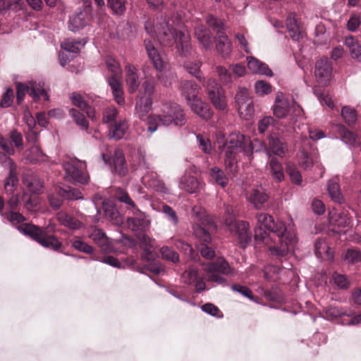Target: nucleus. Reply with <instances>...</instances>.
Segmentation results:
<instances>
[{"label": "nucleus", "instance_id": "f3484780", "mask_svg": "<svg viewBox=\"0 0 361 361\" xmlns=\"http://www.w3.org/2000/svg\"><path fill=\"white\" fill-rule=\"evenodd\" d=\"M140 247L142 250L141 257L144 262L148 263L150 267L149 270L155 274H159L161 271V268L155 264H152L154 260V254L152 251L151 239L143 232H139L137 235Z\"/></svg>", "mask_w": 361, "mask_h": 361}, {"label": "nucleus", "instance_id": "4be33fe9", "mask_svg": "<svg viewBox=\"0 0 361 361\" xmlns=\"http://www.w3.org/2000/svg\"><path fill=\"white\" fill-rule=\"evenodd\" d=\"M180 90L188 104L199 99V87L194 80H185L181 81Z\"/></svg>", "mask_w": 361, "mask_h": 361}, {"label": "nucleus", "instance_id": "a19ab883", "mask_svg": "<svg viewBox=\"0 0 361 361\" xmlns=\"http://www.w3.org/2000/svg\"><path fill=\"white\" fill-rule=\"evenodd\" d=\"M209 176L212 180L220 185L222 188H225L228 183V178L226 176L224 171L217 166L212 167L209 169Z\"/></svg>", "mask_w": 361, "mask_h": 361}, {"label": "nucleus", "instance_id": "0eeeda50", "mask_svg": "<svg viewBox=\"0 0 361 361\" xmlns=\"http://www.w3.org/2000/svg\"><path fill=\"white\" fill-rule=\"evenodd\" d=\"M206 271L207 280L218 284H224L226 282V279L221 274L227 276H235L234 268L231 267L229 263L222 257H219L214 262L209 263Z\"/></svg>", "mask_w": 361, "mask_h": 361}, {"label": "nucleus", "instance_id": "c03bdc74", "mask_svg": "<svg viewBox=\"0 0 361 361\" xmlns=\"http://www.w3.org/2000/svg\"><path fill=\"white\" fill-rule=\"evenodd\" d=\"M18 183V178L15 169H11L8 176L5 180L4 190L6 194L13 195Z\"/></svg>", "mask_w": 361, "mask_h": 361}, {"label": "nucleus", "instance_id": "774afa93", "mask_svg": "<svg viewBox=\"0 0 361 361\" xmlns=\"http://www.w3.org/2000/svg\"><path fill=\"white\" fill-rule=\"evenodd\" d=\"M145 178H148L147 182L149 187L154 188L157 191H163L165 188L164 182L157 177V174H151L147 176Z\"/></svg>", "mask_w": 361, "mask_h": 361}, {"label": "nucleus", "instance_id": "bb28decb", "mask_svg": "<svg viewBox=\"0 0 361 361\" xmlns=\"http://www.w3.org/2000/svg\"><path fill=\"white\" fill-rule=\"evenodd\" d=\"M56 219L62 226L71 230L80 229L82 226V223L75 216L63 211L56 214Z\"/></svg>", "mask_w": 361, "mask_h": 361}, {"label": "nucleus", "instance_id": "69168bd1", "mask_svg": "<svg viewBox=\"0 0 361 361\" xmlns=\"http://www.w3.org/2000/svg\"><path fill=\"white\" fill-rule=\"evenodd\" d=\"M235 99L238 106L252 101L250 97V90L246 87L238 88Z\"/></svg>", "mask_w": 361, "mask_h": 361}, {"label": "nucleus", "instance_id": "20e7f679", "mask_svg": "<svg viewBox=\"0 0 361 361\" xmlns=\"http://www.w3.org/2000/svg\"><path fill=\"white\" fill-rule=\"evenodd\" d=\"M170 20L175 23L176 20H173V16H164L162 20H157L156 36L164 46L171 47L176 43L179 54L187 56L191 49L189 44L190 37L182 31L177 32L170 24Z\"/></svg>", "mask_w": 361, "mask_h": 361}, {"label": "nucleus", "instance_id": "f704fd0d", "mask_svg": "<svg viewBox=\"0 0 361 361\" xmlns=\"http://www.w3.org/2000/svg\"><path fill=\"white\" fill-rule=\"evenodd\" d=\"M104 215L114 224H118L122 222V217L117 209L110 202L104 201L102 204Z\"/></svg>", "mask_w": 361, "mask_h": 361}, {"label": "nucleus", "instance_id": "338daca9", "mask_svg": "<svg viewBox=\"0 0 361 361\" xmlns=\"http://www.w3.org/2000/svg\"><path fill=\"white\" fill-rule=\"evenodd\" d=\"M162 212L165 214L166 218L173 226H177L179 221L178 216L176 211L170 206L164 204L162 207Z\"/></svg>", "mask_w": 361, "mask_h": 361}, {"label": "nucleus", "instance_id": "4c0bfd02", "mask_svg": "<svg viewBox=\"0 0 361 361\" xmlns=\"http://www.w3.org/2000/svg\"><path fill=\"white\" fill-rule=\"evenodd\" d=\"M25 4L23 0H0V14L4 15L8 11L18 12L23 10Z\"/></svg>", "mask_w": 361, "mask_h": 361}, {"label": "nucleus", "instance_id": "dca6fc26", "mask_svg": "<svg viewBox=\"0 0 361 361\" xmlns=\"http://www.w3.org/2000/svg\"><path fill=\"white\" fill-rule=\"evenodd\" d=\"M84 2V10L71 16L68 20V28L75 32L83 29L89 23L91 18L92 5L90 0H82Z\"/></svg>", "mask_w": 361, "mask_h": 361}, {"label": "nucleus", "instance_id": "603ef678", "mask_svg": "<svg viewBox=\"0 0 361 361\" xmlns=\"http://www.w3.org/2000/svg\"><path fill=\"white\" fill-rule=\"evenodd\" d=\"M261 294L268 302H280L282 300V296L276 288L265 289L262 288Z\"/></svg>", "mask_w": 361, "mask_h": 361}, {"label": "nucleus", "instance_id": "bf43d9fd", "mask_svg": "<svg viewBox=\"0 0 361 361\" xmlns=\"http://www.w3.org/2000/svg\"><path fill=\"white\" fill-rule=\"evenodd\" d=\"M118 110L115 106L106 108L103 111L102 121L104 123H114L118 117Z\"/></svg>", "mask_w": 361, "mask_h": 361}, {"label": "nucleus", "instance_id": "9b49d317", "mask_svg": "<svg viewBox=\"0 0 361 361\" xmlns=\"http://www.w3.org/2000/svg\"><path fill=\"white\" fill-rule=\"evenodd\" d=\"M81 198V192L71 186H58L54 192L48 195L49 206L53 209H58L62 205L64 200H75Z\"/></svg>", "mask_w": 361, "mask_h": 361}, {"label": "nucleus", "instance_id": "37998d69", "mask_svg": "<svg viewBox=\"0 0 361 361\" xmlns=\"http://www.w3.org/2000/svg\"><path fill=\"white\" fill-rule=\"evenodd\" d=\"M295 14L290 13L286 19V26L289 35L293 40H298L300 31Z\"/></svg>", "mask_w": 361, "mask_h": 361}, {"label": "nucleus", "instance_id": "a18cd8bd", "mask_svg": "<svg viewBox=\"0 0 361 361\" xmlns=\"http://www.w3.org/2000/svg\"><path fill=\"white\" fill-rule=\"evenodd\" d=\"M201 65L200 61H185L183 67L188 73L195 77L200 82H202L204 77L200 71Z\"/></svg>", "mask_w": 361, "mask_h": 361}, {"label": "nucleus", "instance_id": "052dcab7", "mask_svg": "<svg viewBox=\"0 0 361 361\" xmlns=\"http://www.w3.org/2000/svg\"><path fill=\"white\" fill-rule=\"evenodd\" d=\"M71 245L75 250L85 252L86 254H92L94 249L92 246L88 245L80 238H75L71 240Z\"/></svg>", "mask_w": 361, "mask_h": 361}, {"label": "nucleus", "instance_id": "f03ea898", "mask_svg": "<svg viewBox=\"0 0 361 361\" xmlns=\"http://www.w3.org/2000/svg\"><path fill=\"white\" fill-rule=\"evenodd\" d=\"M4 200L0 196V213L13 224H20L18 226V231L30 237L44 247L56 252H62V243L52 234L49 233L47 228L39 227L32 224L23 223L25 220L24 216L14 211H9L3 214Z\"/></svg>", "mask_w": 361, "mask_h": 361}, {"label": "nucleus", "instance_id": "7ed1b4c3", "mask_svg": "<svg viewBox=\"0 0 361 361\" xmlns=\"http://www.w3.org/2000/svg\"><path fill=\"white\" fill-rule=\"evenodd\" d=\"M192 212L195 217L192 226L193 234L201 242L198 250L202 257L212 259L216 255L212 243L217 226L213 219L206 215L200 207H195Z\"/></svg>", "mask_w": 361, "mask_h": 361}, {"label": "nucleus", "instance_id": "2f4dec72", "mask_svg": "<svg viewBox=\"0 0 361 361\" xmlns=\"http://www.w3.org/2000/svg\"><path fill=\"white\" fill-rule=\"evenodd\" d=\"M16 101L18 104H20L24 100L26 94H28L35 100L36 99V97H38L36 87H35L32 84L29 85L22 82L16 83Z\"/></svg>", "mask_w": 361, "mask_h": 361}, {"label": "nucleus", "instance_id": "39448f33", "mask_svg": "<svg viewBox=\"0 0 361 361\" xmlns=\"http://www.w3.org/2000/svg\"><path fill=\"white\" fill-rule=\"evenodd\" d=\"M185 121V116L180 106L176 103L167 102L163 104L160 114L151 115L147 118V129L154 133L160 125L169 126L173 123L182 126Z\"/></svg>", "mask_w": 361, "mask_h": 361}, {"label": "nucleus", "instance_id": "e433bc0d", "mask_svg": "<svg viewBox=\"0 0 361 361\" xmlns=\"http://www.w3.org/2000/svg\"><path fill=\"white\" fill-rule=\"evenodd\" d=\"M269 166L273 178L277 182H281L284 179V173L283 168L279 159L276 157H269Z\"/></svg>", "mask_w": 361, "mask_h": 361}, {"label": "nucleus", "instance_id": "6ab92c4d", "mask_svg": "<svg viewBox=\"0 0 361 361\" xmlns=\"http://www.w3.org/2000/svg\"><path fill=\"white\" fill-rule=\"evenodd\" d=\"M133 216L127 219L128 227L133 231L143 232L149 225V221L146 219L145 214L138 207L131 211Z\"/></svg>", "mask_w": 361, "mask_h": 361}, {"label": "nucleus", "instance_id": "f257e3e1", "mask_svg": "<svg viewBox=\"0 0 361 361\" xmlns=\"http://www.w3.org/2000/svg\"><path fill=\"white\" fill-rule=\"evenodd\" d=\"M257 226L255 229V239L257 243L269 245V251L273 259L281 260L293 250L298 242L295 230L290 224L281 220L275 221L267 213L256 215Z\"/></svg>", "mask_w": 361, "mask_h": 361}, {"label": "nucleus", "instance_id": "7c9ffc66", "mask_svg": "<svg viewBox=\"0 0 361 361\" xmlns=\"http://www.w3.org/2000/svg\"><path fill=\"white\" fill-rule=\"evenodd\" d=\"M247 60V67L252 72L267 76L273 75V72L265 63L252 56L249 57Z\"/></svg>", "mask_w": 361, "mask_h": 361}, {"label": "nucleus", "instance_id": "e2e57ef3", "mask_svg": "<svg viewBox=\"0 0 361 361\" xmlns=\"http://www.w3.org/2000/svg\"><path fill=\"white\" fill-rule=\"evenodd\" d=\"M255 92L257 95L263 97L272 91V86L264 80H257L255 84Z\"/></svg>", "mask_w": 361, "mask_h": 361}, {"label": "nucleus", "instance_id": "5fc2aeb1", "mask_svg": "<svg viewBox=\"0 0 361 361\" xmlns=\"http://www.w3.org/2000/svg\"><path fill=\"white\" fill-rule=\"evenodd\" d=\"M23 183L30 192L35 195L42 192L43 185L39 179L35 178H25L23 180Z\"/></svg>", "mask_w": 361, "mask_h": 361}, {"label": "nucleus", "instance_id": "6e6552de", "mask_svg": "<svg viewBox=\"0 0 361 361\" xmlns=\"http://www.w3.org/2000/svg\"><path fill=\"white\" fill-rule=\"evenodd\" d=\"M207 99L213 106L218 111H224L227 107L225 91L221 85L212 78L203 80Z\"/></svg>", "mask_w": 361, "mask_h": 361}, {"label": "nucleus", "instance_id": "6e6d98bb", "mask_svg": "<svg viewBox=\"0 0 361 361\" xmlns=\"http://www.w3.org/2000/svg\"><path fill=\"white\" fill-rule=\"evenodd\" d=\"M240 116L245 120H249L255 113L252 101L238 106Z\"/></svg>", "mask_w": 361, "mask_h": 361}, {"label": "nucleus", "instance_id": "412c9836", "mask_svg": "<svg viewBox=\"0 0 361 361\" xmlns=\"http://www.w3.org/2000/svg\"><path fill=\"white\" fill-rule=\"evenodd\" d=\"M121 77V76H109L107 78V82L111 87L114 100L120 106L125 104Z\"/></svg>", "mask_w": 361, "mask_h": 361}, {"label": "nucleus", "instance_id": "13d9d810", "mask_svg": "<svg viewBox=\"0 0 361 361\" xmlns=\"http://www.w3.org/2000/svg\"><path fill=\"white\" fill-rule=\"evenodd\" d=\"M160 253L161 255L162 258L165 260L171 262L173 263H177L179 262L178 254L172 248L168 246H163L160 249Z\"/></svg>", "mask_w": 361, "mask_h": 361}, {"label": "nucleus", "instance_id": "a878e982", "mask_svg": "<svg viewBox=\"0 0 361 361\" xmlns=\"http://www.w3.org/2000/svg\"><path fill=\"white\" fill-rule=\"evenodd\" d=\"M192 111L204 120H209L212 117L213 111L210 106L201 99H195L194 102L188 104Z\"/></svg>", "mask_w": 361, "mask_h": 361}, {"label": "nucleus", "instance_id": "a211bd4d", "mask_svg": "<svg viewBox=\"0 0 361 361\" xmlns=\"http://www.w3.org/2000/svg\"><path fill=\"white\" fill-rule=\"evenodd\" d=\"M332 73V61L326 57H322L315 63L314 75L319 83L327 85Z\"/></svg>", "mask_w": 361, "mask_h": 361}, {"label": "nucleus", "instance_id": "79ce46f5", "mask_svg": "<svg viewBox=\"0 0 361 361\" xmlns=\"http://www.w3.org/2000/svg\"><path fill=\"white\" fill-rule=\"evenodd\" d=\"M335 130L343 142L350 145H354L356 142V135L348 130L343 125L338 124L335 126Z\"/></svg>", "mask_w": 361, "mask_h": 361}, {"label": "nucleus", "instance_id": "49530a36", "mask_svg": "<svg viewBox=\"0 0 361 361\" xmlns=\"http://www.w3.org/2000/svg\"><path fill=\"white\" fill-rule=\"evenodd\" d=\"M206 23L214 32L217 36L224 34V25L221 19H219L213 15H207L206 16Z\"/></svg>", "mask_w": 361, "mask_h": 361}, {"label": "nucleus", "instance_id": "09e8293b", "mask_svg": "<svg viewBox=\"0 0 361 361\" xmlns=\"http://www.w3.org/2000/svg\"><path fill=\"white\" fill-rule=\"evenodd\" d=\"M328 191L331 199L338 203H341L343 196L340 190V185L335 180H331L328 183Z\"/></svg>", "mask_w": 361, "mask_h": 361}, {"label": "nucleus", "instance_id": "cd10ccee", "mask_svg": "<svg viewBox=\"0 0 361 361\" xmlns=\"http://www.w3.org/2000/svg\"><path fill=\"white\" fill-rule=\"evenodd\" d=\"M195 37L205 49L212 47V33L204 25H198L195 27Z\"/></svg>", "mask_w": 361, "mask_h": 361}, {"label": "nucleus", "instance_id": "ea45409f", "mask_svg": "<svg viewBox=\"0 0 361 361\" xmlns=\"http://www.w3.org/2000/svg\"><path fill=\"white\" fill-rule=\"evenodd\" d=\"M115 198L120 202L124 204L128 210L131 212L137 207L135 202L131 199L128 192L121 188H116L114 192Z\"/></svg>", "mask_w": 361, "mask_h": 361}, {"label": "nucleus", "instance_id": "0e129e2a", "mask_svg": "<svg viewBox=\"0 0 361 361\" xmlns=\"http://www.w3.org/2000/svg\"><path fill=\"white\" fill-rule=\"evenodd\" d=\"M69 114L74 118L75 123L80 126L82 129L87 130L88 128L89 123L83 114L75 109H71Z\"/></svg>", "mask_w": 361, "mask_h": 361}, {"label": "nucleus", "instance_id": "864d4df0", "mask_svg": "<svg viewBox=\"0 0 361 361\" xmlns=\"http://www.w3.org/2000/svg\"><path fill=\"white\" fill-rule=\"evenodd\" d=\"M341 116L344 119L345 122L349 126L354 124L357 118L356 111L348 106H345L342 108Z\"/></svg>", "mask_w": 361, "mask_h": 361}, {"label": "nucleus", "instance_id": "72a5a7b5", "mask_svg": "<svg viewBox=\"0 0 361 361\" xmlns=\"http://www.w3.org/2000/svg\"><path fill=\"white\" fill-rule=\"evenodd\" d=\"M70 98L74 106H78L85 112L89 118L92 120L94 119L95 115L94 109L90 106L80 94L73 92L71 94Z\"/></svg>", "mask_w": 361, "mask_h": 361}, {"label": "nucleus", "instance_id": "ddd939ff", "mask_svg": "<svg viewBox=\"0 0 361 361\" xmlns=\"http://www.w3.org/2000/svg\"><path fill=\"white\" fill-rule=\"evenodd\" d=\"M66 172V178L73 183L85 184L89 176L85 171V164L80 160L75 159L63 164Z\"/></svg>", "mask_w": 361, "mask_h": 361}, {"label": "nucleus", "instance_id": "393cba45", "mask_svg": "<svg viewBox=\"0 0 361 361\" xmlns=\"http://www.w3.org/2000/svg\"><path fill=\"white\" fill-rule=\"evenodd\" d=\"M89 238L92 239L103 251L109 250V240L105 233L97 227H91L88 231Z\"/></svg>", "mask_w": 361, "mask_h": 361}, {"label": "nucleus", "instance_id": "de8ad7c7", "mask_svg": "<svg viewBox=\"0 0 361 361\" xmlns=\"http://www.w3.org/2000/svg\"><path fill=\"white\" fill-rule=\"evenodd\" d=\"M200 276L199 269L196 265H190L182 275L184 282L188 284H192L197 281L200 279Z\"/></svg>", "mask_w": 361, "mask_h": 361}, {"label": "nucleus", "instance_id": "9d476101", "mask_svg": "<svg viewBox=\"0 0 361 361\" xmlns=\"http://www.w3.org/2000/svg\"><path fill=\"white\" fill-rule=\"evenodd\" d=\"M301 111L300 106L294 100L290 101L285 98L281 92L277 94L273 106V113L276 117L283 118L288 116H300Z\"/></svg>", "mask_w": 361, "mask_h": 361}, {"label": "nucleus", "instance_id": "423d86ee", "mask_svg": "<svg viewBox=\"0 0 361 361\" xmlns=\"http://www.w3.org/2000/svg\"><path fill=\"white\" fill-rule=\"evenodd\" d=\"M243 139V135L231 134L221 147L222 150L225 152L224 163L226 169L232 173L236 172L237 154L245 149V144Z\"/></svg>", "mask_w": 361, "mask_h": 361}, {"label": "nucleus", "instance_id": "58836bf2", "mask_svg": "<svg viewBox=\"0 0 361 361\" xmlns=\"http://www.w3.org/2000/svg\"><path fill=\"white\" fill-rule=\"evenodd\" d=\"M216 42V50L224 58L229 56L232 51V44L228 40L227 35L224 33L219 35Z\"/></svg>", "mask_w": 361, "mask_h": 361}, {"label": "nucleus", "instance_id": "4468645a", "mask_svg": "<svg viewBox=\"0 0 361 361\" xmlns=\"http://www.w3.org/2000/svg\"><path fill=\"white\" fill-rule=\"evenodd\" d=\"M102 159L106 164L112 166V172L120 177H124L128 172V165L123 151L116 149L114 153H102Z\"/></svg>", "mask_w": 361, "mask_h": 361}, {"label": "nucleus", "instance_id": "3c124183", "mask_svg": "<svg viewBox=\"0 0 361 361\" xmlns=\"http://www.w3.org/2000/svg\"><path fill=\"white\" fill-rule=\"evenodd\" d=\"M126 0H107L108 6L114 14L122 16L126 11Z\"/></svg>", "mask_w": 361, "mask_h": 361}, {"label": "nucleus", "instance_id": "5701e85b", "mask_svg": "<svg viewBox=\"0 0 361 361\" xmlns=\"http://www.w3.org/2000/svg\"><path fill=\"white\" fill-rule=\"evenodd\" d=\"M145 2L147 8L158 15L157 20H162L164 16L169 17L171 14L169 11L167 3L164 0H145Z\"/></svg>", "mask_w": 361, "mask_h": 361}, {"label": "nucleus", "instance_id": "aec40b11", "mask_svg": "<svg viewBox=\"0 0 361 361\" xmlns=\"http://www.w3.org/2000/svg\"><path fill=\"white\" fill-rule=\"evenodd\" d=\"M265 150L269 158L274 157L273 155L283 157L287 151V146L275 134L271 133L267 138Z\"/></svg>", "mask_w": 361, "mask_h": 361}, {"label": "nucleus", "instance_id": "680f3d73", "mask_svg": "<svg viewBox=\"0 0 361 361\" xmlns=\"http://www.w3.org/2000/svg\"><path fill=\"white\" fill-rule=\"evenodd\" d=\"M176 246L178 249L183 250L186 254H188L192 260L197 261L200 259L197 253L195 252L190 244L178 240L176 243Z\"/></svg>", "mask_w": 361, "mask_h": 361}, {"label": "nucleus", "instance_id": "1a4fd4ad", "mask_svg": "<svg viewBox=\"0 0 361 361\" xmlns=\"http://www.w3.org/2000/svg\"><path fill=\"white\" fill-rule=\"evenodd\" d=\"M154 89L155 82L153 80H147L142 84L135 104V111L140 118L145 116L151 109Z\"/></svg>", "mask_w": 361, "mask_h": 361}, {"label": "nucleus", "instance_id": "8fccbe9b", "mask_svg": "<svg viewBox=\"0 0 361 361\" xmlns=\"http://www.w3.org/2000/svg\"><path fill=\"white\" fill-rule=\"evenodd\" d=\"M286 171L287 174L289 176L292 183L298 185H301L302 182V175L295 165L290 163L287 164L286 167Z\"/></svg>", "mask_w": 361, "mask_h": 361}, {"label": "nucleus", "instance_id": "4d7b16f0", "mask_svg": "<svg viewBox=\"0 0 361 361\" xmlns=\"http://www.w3.org/2000/svg\"><path fill=\"white\" fill-rule=\"evenodd\" d=\"M276 120L272 116H264L258 121L257 129L259 134H264L275 124Z\"/></svg>", "mask_w": 361, "mask_h": 361}, {"label": "nucleus", "instance_id": "c756f323", "mask_svg": "<svg viewBox=\"0 0 361 361\" xmlns=\"http://www.w3.org/2000/svg\"><path fill=\"white\" fill-rule=\"evenodd\" d=\"M126 85L129 93L133 94L137 90L140 85L137 70L131 65L126 66Z\"/></svg>", "mask_w": 361, "mask_h": 361}, {"label": "nucleus", "instance_id": "f8f14e48", "mask_svg": "<svg viewBox=\"0 0 361 361\" xmlns=\"http://www.w3.org/2000/svg\"><path fill=\"white\" fill-rule=\"evenodd\" d=\"M144 45L147 53V55L153 63L154 68L159 72L157 75V80L165 87H168L171 85V80L161 71L164 70L166 63L161 58L157 49L154 47L150 39H145Z\"/></svg>", "mask_w": 361, "mask_h": 361}, {"label": "nucleus", "instance_id": "2eb2a0df", "mask_svg": "<svg viewBox=\"0 0 361 361\" xmlns=\"http://www.w3.org/2000/svg\"><path fill=\"white\" fill-rule=\"evenodd\" d=\"M226 225L231 233L238 236L240 247H245L251 240L249 224L244 221L226 219Z\"/></svg>", "mask_w": 361, "mask_h": 361}, {"label": "nucleus", "instance_id": "c9c22d12", "mask_svg": "<svg viewBox=\"0 0 361 361\" xmlns=\"http://www.w3.org/2000/svg\"><path fill=\"white\" fill-rule=\"evenodd\" d=\"M345 44L348 48L352 58L361 61V44L357 39L353 35H348L345 37Z\"/></svg>", "mask_w": 361, "mask_h": 361}, {"label": "nucleus", "instance_id": "b1692460", "mask_svg": "<svg viewBox=\"0 0 361 361\" xmlns=\"http://www.w3.org/2000/svg\"><path fill=\"white\" fill-rule=\"evenodd\" d=\"M269 195L262 188H253L250 191L247 199L256 209H262L267 202Z\"/></svg>", "mask_w": 361, "mask_h": 361}, {"label": "nucleus", "instance_id": "473e14b6", "mask_svg": "<svg viewBox=\"0 0 361 361\" xmlns=\"http://www.w3.org/2000/svg\"><path fill=\"white\" fill-rule=\"evenodd\" d=\"M200 182L193 176L185 174L179 182V188L190 193H195L198 191Z\"/></svg>", "mask_w": 361, "mask_h": 361}, {"label": "nucleus", "instance_id": "c85d7f7f", "mask_svg": "<svg viewBox=\"0 0 361 361\" xmlns=\"http://www.w3.org/2000/svg\"><path fill=\"white\" fill-rule=\"evenodd\" d=\"M128 129L126 120H119L111 123L109 128V136L116 140L122 139Z\"/></svg>", "mask_w": 361, "mask_h": 361}]
</instances>
